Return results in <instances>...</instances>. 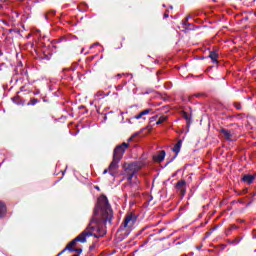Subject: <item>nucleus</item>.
I'll list each match as a JSON object with an SVG mask.
<instances>
[{
	"mask_svg": "<svg viewBox=\"0 0 256 256\" xmlns=\"http://www.w3.org/2000/svg\"><path fill=\"white\" fill-rule=\"evenodd\" d=\"M108 172H109V170L105 169V170L103 171V175H106V173H108Z\"/></svg>",
	"mask_w": 256,
	"mask_h": 256,
	"instance_id": "33",
	"label": "nucleus"
},
{
	"mask_svg": "<svg viewBox=\"0 0 256 256\" xmlns=\"http://www.w3.org/2000/svg\"><path fill=\"white\" fill-rule=\"evenodd\" d=\"M13 101L16 103V105H19V102L15 101V98H13Z\"/></svg>",
	"mask_w": 256,
	"mask_h": 256,
	"instance_id": "35",
	"label": "nucleus"
},
{
	"mask_svg": "<svg viewBox=\"0 0 256 256\" xmlns=\"http://www.w3.org/2000/svg\"><path fill=\"white\" fill-rule=\"evenodd\" d=\"M179 191H180L182 196H184L185 193H187V190L185 188H181Z\"/></svg>",
	"mask_w": 256,
	"mask_h": 256,
	"instance_id": "26",
	"label": "nucleus"
},
{
	"mask_svg": "<svg viewBox=\"0 0 256 256\" xmlns=\"http://www.w3.org/2000/svg\"><path fill=\"white\" fill-rule=\"evenodd\" d=\"M169 119V116H160L158 121L156 122V125H161L162 123H165V121H167Z\"/></svg>",
	"mask_w": 256,
	"mask_h": 256,
	"instance_id": "16",
	"label": "nucleus"
},
{
	"mask_svg": "<svg viewBox=\"0 0 256 256\" xmlns=\"http://www.w3.org/2000/svg\"><path fill=\"white\" fill-rule=\"evenodd\" d=\"M220 133L224 135V139H226V141H233V130L221 128Z\"/></svg>",
	"mask_w": 256,
	"mask_h": 256,
	"instance_id": "4",
	"label": "nucleus"
},
{
	"mask_svg": "<svg viewBox=\"0 0 256 256\" xmlns=\"http://www.w3.org/2000/svg\"><path fill=\"white\" fill-rule=\"evenodd\" d=\"M208 235H211V232H209Z\"/></svg>",
	"mask_w": 256,
	"mask_h": 256,
	"instance_id": "48",
	"label": "nucleus"
},
{
	"mask_svg": "<svg viewBox=\"0 0 256 256\" xmlns=\"http://www.w3.org/2000/svg\"><path fill=\"white\" fill-rule=\"evenodd\" d=\"M182 117L183 119H185L186 121V126L187 127H191V114L187 113V112H183L182 113Z\"/></svg>",
	"mask_w": 256,
	"mask_h": 256,
	"instance_id": "10",
	"label": "nucleus"
},
{
	"mask_svg": "<svg viewBox=\"0 0 256 256\" xmlns=\"http://www.w3.org/2000/svg\"><path fill=\"white\" fill-rule=\"evenodd\" d=\"M143 95H147V92H144Z\"/></svg>",
	"mask_w": 256,
	"mask_h": 256,
	"instance_id": "43",
	"label": "nucleus"
},
{
	"mask_svg": "<svg viewBox=\"0 0 256 256\" xmlns=\"http://www.w3.org/2000/svg\"><path fill=\"white\" fill-rule=\"evenodd\" d=\"M182 145H183V140H178L177 143L172 148V151L176 154L167 162V165H169V163H173V161H175V159H177V156L179 155V153L181 151Z\"/></svg>",
	"mask_w": 256,
	"mask_h": 256,
	"instance_id": "3",
	"label": "nucleus"
},
{
	"mask_svg": "<svg viewBox=\"0 0 256 256\" xmlns=\"http://www.w3.org/2000/svg\"><path fill=\"white\" fill-rule=\"evenodd\" d=\"M234 107H235V109H237L238 111H241V109H243V107L241 106V103H239V102H235V103H234Z\"/></svg>",
	"mask_w": 256,
	"mask_h": 256,
	"instance_id": "20",
	"label": "nucleus"
},
{
	"mask_svg": "<svg viewBox=\"0 0 256 256\" xmlns=\"http://www.w3.org/2000/svg\"><path fill=\"white\" fill-rule=\"evenodd\" d=\"M124 85H127V82H124Z\"/></svg>",
	"mask_w": 256,
	"mask_h": 256,
	"instance_id": "46",
	"label": "nucleus"
},
{
	"mask_svg": "<svg viewBox=\"0 0 256 256\" xmlns=\"http://www.w3.org/2000/svg\"><path fill=\"white\" fill-rule=\"evenodd\" d=\"M231 231H233V230L230 229V228H227V229L225 230V235H226L227 237H229V235H231Z\"/></svg>",
	"mask_w": 256,
	"mask_h": 256,
	"instance_id": "22",
	"label": "nucleus"
},
{
	"mask_svg": "<svg viewBox=\"0 0 256 256\" xmlns=\"http://www.w3.org/2000/svg\"><path fill=\"white\" fill-rule=\"evenodd\" d=\"M252 238H253V239H256V232H253V233H252Z\"/></svg>",
	"mask_w": 256,
	"mask_h": 256,
	"instance_id": "31",
	"label": "nucleus"
},
{
	"mask_svg": "<svg viewBox=\"0 0 256 256\" xmlns=\"http://www.w3.org/2000/svg\"><path fill=\"white\" fill-rule=\"evenodd\" d=\"M243 238H236L232 243L233 245H239V243H241Z\"/></svg>",
	"mask_w": 256,
	"mask_h": 256,
	"instance_id": "21",
	"label": "nucleus"
},
{
	"mask_svg": "<svg viewBox=\"0 0 256 256\" xmlns=\"http://www.w3.org/2000/svg\"><path fill=\"white\" fill-rule=\"evenodd\" d=\"M254 253H256V249L254 250Z\"/></svg>",
	"mask_w": 256,
	"mask_h": 256,
	"instance_id": "49",
	"label": "nucleus"
},
{
	"mask_svg": "<svg viewBox=\"0 0 256 256\" xmlns=\"http://www.w3.org/2000/svg\"><path fill=\"white\" fill-rule=\"evenodd\" d=\"M116 91H122L123 90V85H118L115 86Z\"/></svg>",
	"mask_w": 256,
	"mask_h": 256,
	"instance_id": "25",
	"label": "nucleus"
},
{
	"mask_svg": "<svg viewBox=\"0 0 256 256\" xmlns=\"http://www.w3.org/2000/svg\"><path fill=\"white\" fill-rule=\"evenodd\" d=\"M189 18H190V17L188 16V17L186 18V20L182 22V25H183V28H184V29L191 30V28H190V27H191V23H187V21H189Z\"/></svg>",
	"mask_w": 256,
	"mask_h": 256,
	"instance_id": "17",
	"label": "nucleus"
},
{
	"mask_svg": "<svg viewBox=\"0 0 256 256\" xmlns=\"http://www.w3.org/2000/svg\"><path fill=\"white\" fill-rule=\"evenodd\" d=\"M167 17H169V14L166 12L164 13V19H167Z\"/></svg>",
	"mask_w": 256,
	"mask_h": 256,
	"instance_id": "30",
	"label": "nucleus"
},
{
	"mask_svg": "<svg viewBox=\"0 0 256 256\" xmlns=\"http://www.w3.org/2000/svg\"><path fill=\"white\" fill-rule=\"evenodd\" d=\"M39 103V99L37 98H31L30 101L27 103L28 106H35Z\"/></svg>",
	"mask_w": 256,
	"mask_h": 256,
	"instance_id": "18",
	"label": "nucleus"
},
{
	"mask_svg": "<svg viewBox=\"0 0 256 256\" xmlns=\"http://www.w3.org/2000/svg\"><path fill=\"white\" fill-rule=\"evenodd\" d=\"M132 184L133 186L131 187H135V189L139 188V179H137V177L134 178V181L132 180Z\"/></svg>",
	"mask_w": 256,
	"mask_h": 256,
	"instance_id": "19",
	"label": "nucleus"
},
{
	"mask_svg": "<svg viewBox=\"0 0 256 256\" xmlns=\"http://www.w3.org/2000/svg\"><path fill=\"white\" fill-rule=\"evenodd\" d=\"M170 9H173V6H170Z\"/></svg>",
	"mask_w": 256,
	"mask_h": 256,
	"instance_id": "45",
	"label": "nucleus"
},
{
	"mask_svg": "<svg viewBox=\"0 0 256 256\" xmlns=\"http://www.w3.org/2000/svg\"><path fill=\"white\" fill-rule=\"evenodd\" d=\"M165 155L166 152L165 150H161L158 152V154L154 157L155 161H157L158 163H161L163 161H165Z\"/></svg>",
	"mask_w": 256,
	"mask_h": 256,
	"instance_id": "8",
	"label": "nucleus"
},
{
	"mask_svg": "<svg viewBox=\"0 0 256 256\" xmlns=\"http://www.w3.org/2000/svg\"><path fill=\"white\" fill-rule=\"evenodd\" d=\"M133 177H135V172H128L125 176L124 179L128 181L130 187H133Z\"/></svg>",
	"mask_w": 256,
	"mask_h": 256,
	"instance_id": "9",
	"label": "nucleus"
},
{
	"mask_svg": "<svg viewBox=\"0 0 256 256\" xmlns=\"http://www.w3.org/2000/svg\"><path fill=\"white\" fill-rule=\"evenodd\" d=\"M185 185H187V182L185 180H180L176 183V189L179 191L180 189L185 188Z\"/></svg>",
	"mask_w": 256,
	"mask_h": 256,
	"instance_id": "14",
	"label": "nucleus"
},
{
	"mask_svg": "<svg viewBox=\"0 0 256 256\" xmlns=\"http://www.w3.org/2000/svg\"><path fill=\"white\" fill-rule=\"evenodd\" d=\"M249 20V17L245 16L243 17L242 21H248Z\"/></svg>",
	"mask_w": 256,
	"mask_h": 256,
	"instance_id": "29",
	"label": "nucleus"
},
{
	"mask_svg": "<svg viewBox=\"0 0 256 256\" xmlns=\"http://www.w3.org/2000/svg\"><path fill=\"white\" fill-rule=\"evenodd\" d=\"M147 229H151V226L148 225L142 228L138 233L135 234V237H139L141 239V235H143L144 231H147Z\"/></svg>",
	"mask_w": 256,
	"mask_h": 256,
	"instance_id": "15",
	"label": "nucleus"
},
{
	"mask_svg": "<svg viewBox=\"0 0 256 256\" xmlns=\"http://www.w3.org/2000/svg\"><path fill=\"white\" fill-rule=\"evenodd\" d=\"M157 115L156 116H152L151 118H150V123H153V121H155V119H157Z\"/></svg>",
	"mask_w": 256,
	"mask_h": 256,
	"instance_id": "27",
	"label": "nucleus"
},
{
	"mask_svg": "<svg viewBox=\"0 0 256 256\" xmlns=\"http://www.w3.org/2000/svg\"><path fill=\"white\" fill-rule=\"evenodd\" d=\"M99 45V42L94 43L93 45L90 46V49H93L94 47H97Z\"/></svg>",
	"mask_w": 256,
	"mask_h": 256,
	"instance_id": "28",
	"label": "nucleus"
},
{
	"mask_svg": "<svg viewBox=\"0 0 256 256\" xmlns=\"http://www.w3.org/2000/svg\"><path fill=\"white\" fill-rule=\"evenodd\" d=\"M242 181H243V183H247L248 185H251L253 183V181H255V176L250 175V174H245L242 177Z\"/></svg>",
	"mask_w": 256,
	"mask_h": 256,
	"instance_id": "6",
	"label": "nucleus"
},
{
	"mask_svg": "<svg viewBox=\"0 0 256 256\" xmlns=\"http://www.w3.org/2000/svg\"><path fill=\"white\" fill-rule=\"evenodd\" d=\"M128 147L129 143L123 142L114 149L113 160L108 167L109 175L112 177H116L117 169H119V163L123 159V155H125V151H127Z\"/></svg>",
	"mask_w": 256,
	"mask_h": 256,
	"instance_id": "1",
	"label": "nucleus"
},
{
	"mask_svg": "<svg viewBox=\"0 0 256 256\" xmlns=\"http://www.w3.org/2000/svg\"><path fill=\"white\" fill-rule=\"evenodd\" d=\"M230 230L232 231H235V229H239V227H237V225L235 224H232L230 227H229Z\"/></svg>",
	"mask_w": 256,
	"mask_h": 256,
	"instance_id": "24",
	"label": "nucleus"
},
{
	"mask_svg": "<svg viewBox=\"0 0 256 256\" xmlns=\"http://www.w3.org/2000/svg\"><path fill=\"white\" fill-rule=\"evenodd\" d=\"M49 87V91H53L55 88H53V86H48Z\"/></svg>",
	"mask_w": 256,
	"mask_h": 256,
	"instance_id": "32",
	"label": "nucleus"
},
{
	"mask_svg": "<svg viewBox=\"0 0 256 256\" xmlns=\"http://www.w3.org/2000/svg\"><path fill=\"white\" fill-rule=\"evenodd\" d=\"M189 255H190V256H193V255H195V254H194L193 252H190Z\"/></svg>",
	"mask_w": 256,
	"mask_h": 256,
	"instance_id": "39",
	"label": "nucleus"
},
{
	"mask_svg": "<svg viewBox=\"0 0 256 256\" xmlns=\"http://www.w3.org/2000/svg\"><path fill=\"white\" fill-rule=\"evenodd\" d=\"M56 97H59V94L55 93Z\"/></svg>",
	"mask_w": 256,
	"mask_h": 256,
	"instance_id": "41",
	"label": "nucleus"
},
{
	"mask_svg": "<svg viewBox=\"0 0 256 256\" xmlns=\"http://www.w3.org/2000/svg\"><path fill=\"white\" fill-rule=\"evenodd\" d=\"M79 255H81V253H78V252H77V254H74V255H72V256H79Z\"/></svg>",
	"mask_w": 256,
	"mask_h": 256,
	"instance_id": "36",
	"label": "nucleus"
},
{
	"mask_svg": "<svg viewBox=\"0 0 256 256\" xmlns=\"http://www.w3.org/2000/svg\"><path fill=\"white\" fill-rule=\"evenodd\" d=\"M135 223H137V216L135 214L130 213L125 216L117 232L119 241H123L131 235Z\"/></svg>",
	"mask_w": 256,
	"mask_h": 256,
	"instance_id": "2",
	"label": "nucleus"
},
{
	"mask_svg": "<svg viewBox=\"0 0 256 256\" xmlns=\"http://www.w3.org/2000/svg\"><path fill=\"white\" fill-rule=\"evenodd\" d=\"M57 14V11L55 10H50L48 11L46 14H44V19L46 21H51V17H55V15Z\"/></svg>",
	"mask_w": 256,
	"mask_h": 256,
	"instance_id": "11",
	"label": "nucleus"
},
{
	"mask_svg": "<svg viewBox=\"0 0 256 256\" xmlns=\"http://www.w3.org/2000/svg\"><path fill=\"white\" fill-rule=\"evenodd\" d=\"M42 59H45V61H50L51 56L44 54V56L42 57Z\"/></svg>",
	"mask_w": 256,
	"mask_h": 256,
	"instance_id": "23",
	"label": "nucleus"
},
{
	"mask_svg": "<svg viewBox=\"0 0 256 256\" xmlns=\"http://www.w3.org/2000/svg\"><path fill=\"white\" fill-rule=\"evenodd\" d=\"M209 59H211L212 63H215L216 65L219 63V53L217 51H211L209 54Z\"/></svg>",
	"mask_w": 256,
	"mask_h": 256,
	"instance_id": "7",
	"label": "nucleus"
},
{
	"mask_svg": "<svg viewBox=\"0 0 256 256\" xmlns=\"http://www.w3.org/2000/svg\"><path fill=\"white\" fill-rule=\"evenodd\" d=\"M233 125H234V124H230V125H228V127H233Z\"/></svg>",
	"mask_w": 256,
	"mask_h": 256,
	"instance_id": "40",
	"label": "nucleus"
},
{
	"mask_svg": "<svg viewBox=\"0 0 256 256\" xmlns=\"http://www.w3.org/2000/svg\"><path fill=\"white\" fill-rule=\"evenodd\" d=\"M151 113V108L145 109L143 111H141L138 115H135L134 117H132L131 119H146L145 117H143L144 115H149Z\"/></svg>",
	"mask_w": 256,
	"mask_h": 256,
	"instance_id": "5",
	"label": "nucleus"
},
{
	"mask_svg": "<svg viewBox=\"0 0 256 256\" xmlns=\"http://www.w3.org/2000/svg\"><path fill=\"white\" fill-rule=\"evenodd\" d=\"M7 213V206L0 201V219L1 217H5V214Z\"/></svg>",
	"mask_w": 256,
	"mask_h": 256,
	"instance_id": "12",
	"label": "nucleus"
},
{
	"mask_svg": "<svg viewBox=\"0 0 256 256\" xmlns=\"http://www.w3.org/2000/svg\"><path fill=\"white\" fill-rule=\"evenodd\" d=\"M226 121H237V119H241V114L236 115H228L226 116Z\"/></svg>",
	"mask_w": 256,
	"mask_h": 256,
	"instance_id": "13",
	"label": "nucleus"
},
{
	"mask_svg": "<svg viewBox=\"0 0 256 256\" xmlns=\"http://www.w3.org/2000/svg\"><path fill=\"white\" fill-rule=\"evenodd\" d=\"M96 189H99V186H96Z\"/></svg>",
	"mask_w": 256,
	"mask_h": 256,
	"instance_id": "47",
	"label": "nucleus"
},
{
	"mask_svg": "<svg viewBox=\"0 0 256 256\" xmlns=\"http://www.w3.org/2000/svg\"><path fill=\"white\" fill-rule=\"evenodd\" d=\"M79 109H85V106H80Z\"/></svg>",
	"mask_w": 256,
	"mask_h": 256,
	"instance_id": "38",
	"label": "nucleus"
},
{
	"mask_svg": "<svg viewBox=\"0 0 256 256\" xmlns=\"http://www.w3.org/2000/svg\"><path fill=\"white\" fill-rule=\"evenodd\" d=\"M201 247H202V246H196V249H197L198 251H201Z\"/></svg>",
	"mask_w": 256,
	"mask_h": 256,
	"instance_id": "34",
	"label": "nucleus"
},
{
	"mask_svg": "<svg viewBox=\"0 0 256 256\" xmlns=\"http://www.w3.org/2000/svg\"><path fill=\"white\" fill-rule=\"evenodd\" d=\"M23 73H24V74H27V71H24Z\"/></svg>",
	"mask_w": 256,
	"mask_h": 256,
	"instance_id": "44",
	"label": "nucleus"
},
{
	"mask_svg": "<svg viewBox=\"0 0 256 256\" xmlns=\"http://www.w3.org/2000/svg\"><path fill=\"white\" fill-rule=\"evenodd\" d=\"M117 77H121V74H118Z\"/></svg>",
	"mask_w": 256,
	"mask_h": 256,
	"instance_id": "42",
	"label": "nucleus"
},
{
	"mask_svg": "<svg viewBox=\"0 0 256 256\" xmlns=\"http://www.w3.org/2000/svg\"><path fill=\"white\" fill-rule=\"evenodd\" d=\"M164 230H165V229H160V230H159V233H163Z\"/></svg>",
	"mask_w": 256,
	"mask_h": 256,
	"instance_id": "37",
	"label": "nucleus"
},
{
	"mask_svg": "<svg viewBox=\"0 0 256 256\" xmlns=\"http://www.w3.org/2000/svg\"><path fill=\"white\" fill-rule=\"evenodd\" d=\"M255 16H256V12H255V14H254Z\"/></svg>",
	"mask_w": 256,
	"mask_h": 256,
	"instance_id": "50",
	"label": "nucleus"
}]
</instances>
